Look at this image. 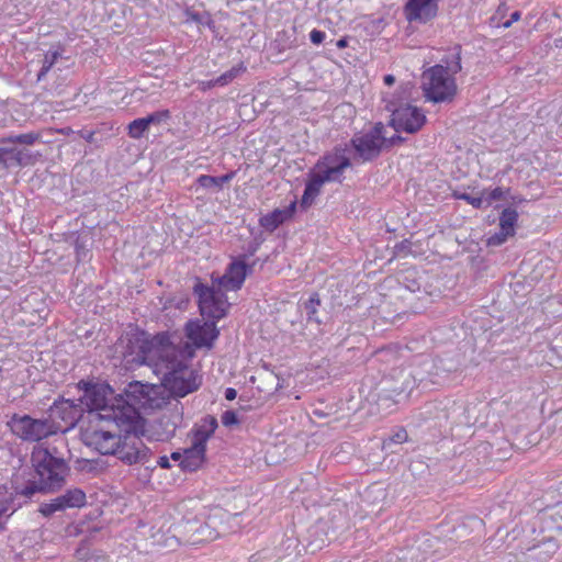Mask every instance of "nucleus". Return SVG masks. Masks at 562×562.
Here are the masks:
<instances>
[{"label":"nucleus","mask_w":562,"mask_h":562,"mask_svg":"<svg viewBox=\"0 0 562 562\" xmlns=\"http://www.w3.org/2000/svg\"><path fill=\"white\" fill-rule=\"evenodd\" d=\"M181 338L177 334L160 331L151 336L138 327L124 331L116 340L115 352L120 353L127 363L137 366L160 360L173 351V338Z\"/></svg>","instance_id":"f257e3e1"},{"label":"nucleus","mask_w":562,"mask_h":562,"mask_svg":"<svg viewBox=\"0 0 562 562\" xmlns=\"http://www.w3.org/2000/svg\"><path fill=\"white\" fill-rule=\"evenodd\" d=\"M352 162L355 161L349 155L346 144H337L331 150L321 156L313 169L307 173V180L300 201L301 209L306 211L312 206L325 183H341L345 179V170L350 168Z\"/></svg>","instance_id":"f03ea898"},{"label":"nucleus","mask_w":562,"mask_h":562,"mask_svg":"<svg viewBox=\"0 0 562 562\" xmlns=\"http://www.w3.org/2000/svg\"><path fill=\"white\" fill-rule=\"evenodd\" d=\"M173 351L164 356L160 361L166 369L162 385L170 397L178 400L198 391L202 385V376L187 363V359L194 356L188 344L180 347L175 341Z\"/></svg>","instance_id":"7ed1b4c3"},{"label":"nucleus","mask_w":562,"mask_h":562,"mask_svg":"<svg viewBox=\"0 0 562 562\" xmlns=\"http://www.w3.org/2000/svg\"><path fill=\"white\" fill-rule=\"evenodd\" d=\"M77 386L83 392L79 403L76 404L70 400L64 402L71 411V422L78 420L85 411L89 413L99 412L100 419H112L119 426V420L123 419L124 416L119 413V404L109 405V395H113L114 391L108 383L80 380Z\"/></svg>","instance_id":"20e7f679"},{"label":"nucleus","mask_w":562,"mask_h":562,"mask_svg":"<svg viewBox=\"0 0 562 562\" xmlns=\"http://www.w3.org/2000/svg\"><path fill=\"white\" fill-rule=\"evenodd\" d=\"M57 449L38 448L32 452L31 461L37 481L46 492L59 491L66 483L70 468L63 457L56 456Z\"/></svg>","instance_id":"39448f33"},{"label":"nucleus","mask_w":562,"mask_h":562,"mask_svg":"<svg viewBox=\"0 0 562 562\" xmlns=\"http://www.w3.org/2000/svg\"><path fill=\"white\" fill-rule=\"evenodd\" d=\"M123 419L119 420V425L126 426L124 435L121 437V442L116 452L117 458L126 464L146 463L150 456V449L145 446L142 438L135 429V422L132 415L123 414Z\"/></svg>","instance_id":"423d86ee"},{"label":"nucleus","mask_w":562,"mask_h":562,"mask_svg":"<svg viewBox=\"0 0 562 562\" xmlns=\"http://www.w3.org/2000/svg\"><path fill=\"white\" fill-rule=\"evenodd\" d=\"M423 91L434 103L451 102L457 94L456 79L445 74L442 65H435L423 74Z\"/></svg>","instance_id":"0eeeda50"},{"label":"nucleus","mask_w":562,"mask_h":562,"mask_svg":"<svg viewBox=\"0 0 562 562\" xmlns=\"http://www.w3.org/2000/svg\"><path fill=\"white\" fill-rule=\"evenodd\" d=\"M382 128L383 123L376 122L369 131L356 133L348 143H345L349 153L352 151L351 157L356 164L372 162L381 156Z\"/></svg>","instance_id":"6e6552de"},{"label":"nucleus","mask_w":562,"mask_h":562,"mask_svg":"<svg viewBox=\"0 0 562 562\" xmlns=\"http://www.w3.org/2000/svg\"><path fill=\"white\" fill-rule=\"evenodd\" d=\"M193 293L198 296L199 310L203 317L217 323L226 316L228 304L220 289L198 280L193 286Z\"/></svg>","instance_id":"1a4fd4ad"},{"label":"nucleus","mask_w":562,"mask_h":562,"mask_svg":"<svg viewBox=\"0 0 562 562\" xmlns=\"http://www.w3.org/2000/svg\"><path fill=\"white\" fill-rule=\"evenodd\" d=\"M8 425L14 435L29 442H36L55 434L54 424L49 419H36L26 414H14Z\"/></svg>","instance_id":"9d476101"},{"label":"nucleus","mask_w":562,"mask_h":562,"mask_svg":"<svg viewBox=\"0 0 562 562\" xmlns=\"http://www.w3.org/2000/svg\"><path fill=\"white\" fill-rule=\"evenodd\" d=\"M184 335L193 352L202 348L210 350L220 337V329L213 321L190 319L184 325Z\"/></svg>","instance_id":"9b49d317"},{"label":"nucleus","mask_w":562,"mask_h":562,"mask_svg":"<svg viewBox=\"0 0 562 562\" xmlns=\"http://www.w3.org/2000/svg\"><path fill=\"white\" fill-rule=\"evenodd\" d=\"M153 391L149 384H144L139 381H133L127 384L124 394L120 395L116 400L119 404V412L132 415L133 422L137 418V408L145 407L151 401L150 392Z\"/></svg>","instance_id":"f8f14e48"},{"label":"nucleus","mask_w":562,"mask_h":562,"mask_svg":"<svg viewBox=\"0 0 562 562\" xmlns=\"http://www.w3.org/2000/svg\"><path fill=\"white\" fill-rule=\"evenodd\" d=\"M426 123V115L417 106L406 104L396 108L391 115L389 126L396 132L415 134L422 130Z\"/></svg>","instance_id":"ddd939ff"},{"label":"nucleus","mask_w":562,"mask_h":562,"mask_svg":"<svg viewBox=\"0 0 562 562\" xmlns=\"http://www.w3.org/2000/svg\"><path fill=\"white\" fill-rule=\"evenodd\" d=\"M301 555L300 541L294 537H288L279 547L270 550L263 549L250 557V562H299Z\"/></svg>","instance_id":"4468645a"},{"label":"nucleus","mask_w":562,"mask_h":562,"mask_svg":"<svg viewBox=\"0 0 562 562\" xmlns=\"http://www.w3.org/2000/svg\"><path fill=\"white\" fill-rule=\"evenodd\" d=\"M439 0H407L403 5V14L407 22L427 24L439 11Z\"/></svg>","instance_id":"2eb2a0df"},{"label":"nucleus","mask_w":562,"mask_h":562,"mask_svg":"<svg viewBox=\"0 0 562 562\" xmlns=\"http://www.w3.org/2000/svg\"><path fill=\"white\" fill-rule=\"evenodd\" d=\"M436 368L432 359L423 360L418 367L412 371L401 370L398 372V379L405 382L412 381V384L417 387L427 389L429 384H439L438 373L432 372Z\"/></svg>","instance_id":"dca6fc26"},{"label":"nucleus","mask_w":562,"mask_h":562,"mask_svg":"<svg viewBox=\"0 0 562 562\" xmlns=\"http://www.w3.org/2000/svg\"><path fill=\"white\" fill-rule=\"evenodd\" d=\"M255 263L248 265L243 259H234L228 263L220 283L231 290H239L248 274L252 272Z\"/></svg>","instance_id":"f3484780"},{"label":"nucleus","mask_w":562,"mask_h":562,"mask_svg":"<svg viewBox=\"0 0 562 562\" xmlns=\"http://www.w3.org/2000/svg\"><path fill=\"white\" fill-rule=\"evenodd\" d=\"M122 435L110 430H93L87 435L86 443L94 447L101 454L116 456Z\"/></svg>","instance_id":"a211bd4d"},{"label":"nucleus","mask_w":562,"mask_h":562,"mask_svg":"<svg viewBox=\"0 0 562 562\" xmlns=\"http://www.w3.org/2000/svg\"><path fill=\"white\" fill-rule=\"evenodd\" d=\"M218 427V422L215 416L206 415L199 424H195L190 431L192 443L206 448L209 439L214 435Z\"/></svg>","instance_id":"6ab92c4d"},{"label":"nucleus","mask_w":562,"mask_h":562,"mask_svg":"<svg viewBox=\"0 0 562 562\" xmlns=\"http://www.w3.org/2000/svg\"><path fill=\"white\" fill-rule=\"evenodd\" d=\"M295 202L291 203L288 207L281 210L276 209L272 212L262 215L259 218V225L267 232H274L286 220L291 218L295 212Z\"/></svg>","instance_id":"aec40b11"},{"label":"nucleus","mask_w":562,"mask_h":562,"mask_svg":"<svg viewBox=\"0 0 562 562\" xmlns=\"http://www.w3.org/2000/svg\"><path fill=\"white\" fill-rule=\"evenodd\" d=\"M560 513L557 507L544 509L539 515V529L543 536L553 535L555 537L557 533L562 532V518H559Z\"/></svg>","instance_id":"412c9836"},{"label":"nucleus","mask_w":562,"mask_h":562,"mask_svg":"<svg viewBox=\"0 0 562 562\" xmlns=\"http://www.w3.org/2000/svg\"><path fill=\"white\" fill-rule=\"evenodd\" d=\"M206 448L195 446L191 442V446L183 451V458L179 465L183 471L194 472L200 469L205 462Z\"/></svg>","instance_id":"4be33fe9"},{"label":"nucleus","mask_w":562,"mask_h":562,"mask_svg":"<svg viewBox=\"0 0 562 562\" xmlns=\"http://www.w3.org/2000/svg\"><path fill=\"white\" fill-rule=\"evenodd\" d=\"M15 503L21 507L33 499L38 493H47L46 488L37 480H29L23 484L13 483Z\"/></svg>","instance_id":"5701e85b"},{"label":"nucleus","mask_w":562,"mask_h":562,"mask_svg":"<svg viewBox=\"0 0 562 562\" xmlns=\"http://www.w3.org/2000/svg\"><path fill=\"white\" fill-rule=\"evenodd\" d=\"M559 543L557 538L553 535L543 536L541 540H539L538 544L529 548V551L532 552L531 557L539 562H546L552 558V555L558 551Z\"/></svg>","instance_id":"b1692460"},{"label":"nucleus","mask_w":562,"mask_h":562,"mask_svg":"<svg viewBox=\"0 0 562 562\" xmlns=\"http://www.w3.org/2000/svg\"><path fill=\"white\" fill-rule=\"evenodd\" d=\"M21 508V503H15L14 497V490H13V483L11 486L8 485H0V518L5 515L8 510H11V514L8 515L11 516L15 510ZM4 526L0 521V530H3Z\"/></svg>","instance_id":"393cba45"},{"label":"nucleus","mask_w":562,"mask_h":562,"mask_svg":"<svg viewBox=\"0 0 562 562\" xmlns=\"http://www.w3.org/2000/svg\"><path fill=\"white\" fill-rule=\"evenodd\" d=\"M57 497L64 510L69 508H81L87 504L86 493L78 487L69 488Z\"/></svg>","instance_id":"a878e982"},{"label":"nucleus","mask_w":562,"mask_h":562,"mask_svg":"<svg viewBox=\"0 0 562 562\" xmlns=\"http://www.w3.org/2000/svg\"><path fill=\"white\" fill-rule=\"evenodd\" d=\"M183 419V407H179V403L176 404L175 413L170 416H162L159 420L160 426L164 429L166 439L175 436L177 428L180 426Z\"/></svg>","instance_id":"bb28decb"},{"label":"nucleus","mask_w":562,"mask_h":562,"mask_svg":"<svg viewBox=\"0 0 562 562\" xmlns=\"http://www.w3.org/2000/svg\"><path fill=\"white\" fill-rule=\"evenodd\" d=\"M445 65H442V68L445 70V74L450 75L453 77V75L461 71V46L456 45L452 47L442 58L441 60Z\"/></svg>","instance_id":"cd10ccee"},{"label":"nucleus","mask_w":562,"mask_h":562,"mask_svg":"<svg viewBox=\"0 0 562 562\" xmlns=\"http://www.w3.org/2000/svg\"><path fill=\"white\" fill-rule=\"evenodd\" d=\"M236 172L231 171L220 177L210 176V175H201L196 179V183L204 189H216L221 190L225 183H228L234 177Z\"/></svg>","instance_id":"c85d7f7f"},{"label":"nucleus","mask_w":562,"mask_h":562,"mask_svg":"<svg viewBox=\"0 0 562 562\" xmlns=\"http://www.w3.org/2000/svg\"><path fill=\"white\" fill-rule=\"evenodd\" d=\"M184 16L186 22H194L199 26H206L213 32L216 30L215 21L212 19L211 13L207 11L198 12L191 9H186Z\"/></svg>","instance_id":"c756f323"},{"label":"nucleus","mask_w":562,"mask_h":562,"mask_svg":"<svg viewBox=\"0 0 562 562\" xmlns=\"http://www.w3.org/2000/svg\"><path fill=\"white\" fill-rule=\"evenodd\" d=\"M2 156V169H9L11 167L22 166L23 151L13 147H0Z\"/></svg>","instance_id":"7c9ffc66"},{"label":"nucleus","mask_w":562,"mask_h":562,"mask_svg":"<svg viewBox=\"0 0 562 562\" xmlns=\"http://www.w3.org/2000/svg\"><path fill=\"white\" fill-rule=\"evenodd\" d=\"M518 221V212L514 207H506L499 215V228L505 233L515 235V227Z\"/></svg>","instance_id":"2f4dec72"},{"label":"nucleus","mask_w":562,"mask_h":562,"mask_svg":"<svg viewBox=\"0 0 562 562\" xmlns=\"http://www.w3.org/2000/svg\"><path fill=\"white\" fill-rule=\"evenodd\" d=\"M400 283L409 292H418L422 288L420 279L417 277L415 269L404 271L400 277Z\"/></svg>","instance_id":"473e14b6"},{"label":"nucleus","mask_w":562,"mask_h":562,"mask_svg":"<svg viewBox=\"0 0 562 562\" xmlns=\"http://www.w3.org/2000/svg\"><path fill=\"white\" fill-rule=\"evenodd\" d=\"M40 139V133L36 132H30L25 134H19V135H9L7 137H2L0 139V144H22V145H33Z\"/></svg>","instance_id":"72a5a7b5"},{"label":"nucleus","mask_w":562,"mask_h":562,"mask_svg":"<svg viewBox=\"0 0 562 562\" xmlns=\"http://www.w3.org/2000/svg\"><path fill=\"white\" fill-rule=\"evenodd\" d=\"M149 130V124L144 117H137L128 123L127 134L131 138L139 139Z\"/></svg>","instance_id":"f704fd0d"},{"label":"nucleus","mask_w":562,"mask_h":562,"mask_svg":"<svg viewBox=\"0 0 562 562\" xmlns=\"http://www.w3.org/2000/svg\"><path fill=\"white\" fill-rule=\"evenodd\" d=\"M61 57V52L56 50H49L45 54L43 59L42 68L40 69L37 74V81H42L48 71L52 69V67L57 63V60Z\"/></svg>","instance_id":"c9c22d12"},{"label":"nucleus","mask_w":562,"mask_h":562,"mask_svg":"<svg viewBox=\"0 0 562 562\" xmlns=\"http://www.w3.org/2000/svg\"><path fill=\"white\" fill-rule=\"evenodd\" d=\"M304 311L307 315V321L321 324V319L317 317V307L321 305L319 294L314 292L310 299L304 302Z\"/></svg>","instance_id":"e433bc0d"},{"label":"nucleus","mask_w":562,"mask_h":562,"mask_svg":"<svg viewBox=\"0 0 562 562\" xmlns=\"http://www.w3.org/2000/svg\"><path fill=\"white\" fill-rule=\"evenodd\" d=\"M407 431L404 428L398 427L392 432V435L383 440V449L394 452L393 445H401L407 441Z\"/></svg>","instance_id":"4c0bfd02"},{"label":"nucleus","mask_w":562,"mask_h":562,"mask_svg":"<svg viewBox=\"0 0 562 562\" xmlns=\"http://www.w3.org/2000/svg\"><path fill=\"white\" fill-rule=\"evenodd\" d=\"M245 70H246V67L244 66L243 63H240L239 65L232 67L229 70L225 71L224 74H222L221 76L215 78V83H217V86H221V87L226 86L229 82H232L235 78H237V76L240 72H243Z\"/></svg>","instance_id":"58836bf2"},{"label":"nucleus","mask_w":562,"mask_h":562,"mask_svg":"<svg viewBox=\"0 0 562 562\" xmlns=\"http://www.w3.org/2000/svg\"><path fill=\"white\" fill-rule=\"evenodd\" d=\"M405 142V138L402 137L398 134H395L391 137L385 136V126L383 125V128L381 130V146L382 151L390 150L391 148L401 145Z\"/></svg>","instance_id":"ea45409f"},{"label":"nucleus","mask_w":562,"mask_h":562,"mask_svg":"<svg viewBox=\"0 0 562 562\" xmlns=\"http://www.w3.org/2000/svg\"><path fill=\"white\" fill-rule=\"evenodd\" d=\"M170 117H171V113L167 109L155 111V112L148 114L147 116H145L146 121L149 124V127L151 125H160L162 123H167L170 120Z\"/></svg>","instance_id":"a19ab883"},{"label":"nucleus","mask_w":562,"mask_h":562,"mask_svg":"<svg viewBox=\"0 0 562 562\" xmlns=\"http://www.w3.org/2000/svg\"><path fill=\"white\" fill-rule=\"evenodd\" d=\"M190 530L196 533L194 542L213 540L217 537V533L213 532L206 524H200L196 528L191 527Z\"/></svg>","instance_id":"79ce46f5"},{"label":"nucleus","mask_w":562,"mask_h":562,"mask_svg":"<svg viewBox=\"0 0 562 562\" xmlns=\"http://www.w3.org/2000/svg\"><path fill=\"white\" fill-rule=\"evenodd\" d=\"M57 512H64L58 497L52 499L48 503H42L38 507V513H41L44 517H50Z\"/></svg>","instance_id":"37998d69"},{"label":"nucleus","mask_w":562,"mask_h":562,"mask_svg":"<svg viewBox=\"0 0 562 562\" xmlns=\"http://www.w3.org/2000/svg\"><path fill=\"white\" fill-rule=\"evenodd\" d=\"M452 195L457 200L465 201L467 203L472 205L474 209H482L484 206V199L482 195L481 196H472L469 193L459 192V191H454Z\"/></svg>","instance_id":"c03bdc74"},{"label":"nucleus","mask_w":562,"mask_h":562,"mask_svg":"<svg viewBox=\"0 0 562 562\" xmlns=\"http://www.w3.org/2000/svg\"><path fill=\"white\" fill-rule=\"evenodd\" d=\"M504 190L501 187H496L491 191H484L482 196L484 199L485 206H490L494 201H498L504 196Z\"/></svg>","instance_id":"a18cd8bd"},{"label":"nucleus","mask_w":562,"mask_h":562,"mask_svg":"<svg viewBox=\"0 0 562 562\" xmlns=\"http://www.w3.org/2000/svg\"><path fill=\"white\" fill-rule=\"evenodd\" d=\"M222 424L225 427L232 428L240 424L237 413L233 409L225 411L221 416Z\"/></svg>","instance_id":"49530a36"},{"label":"nucleus","mask_w":562,"mask_h":562,"mask_svg":"<svg viewBox=\"0 0 562 562\" xmlns=\"http://www.w3.org/2000/svg\"><path fill=\"white\" fill-rule=\"evenodd\" d=\"M412 252V241L409 239H403L397 243L393 248L394 257H406Z\"/></svg>","instance_id":"de8ad7c7"},{"label":"nucleus","mask_w":562,"mask_h":562,"mask_svg":"<svg viewBox=\"0 0 562 562\" xmlns=\"http://www.w3.org/2000/svg\"><path fill=\"white\" fill-rule=\"evenodd\" d=\"M510 236H513L510 233H505V231H502V228H499V232H497V233H495V234H493L492 236L488 237L487 245L492 246V247L501 246Z\"/></svg>","instance_id":"09e8293b"},{"label":"nucleus","mask_w":562,"mask_h":562,"mask_svg":"<svg viewBox=\"0 0 562 562\" xmlns=\"http://www.w3.org/2000/svg\"><path fill=\"white\" fill-rule=\"evenodd\" d=\"M414 389V385L412 384V381L405 382L404 380H401V385H394L387 389L392 394L400 396L403 393L409 394Z\"/></svg>","instance_id":"8fccbe9b"},{"label":"nucleus","mask_w":562,"mask_h":562,"mask_svg":"<svg viewBox=\"0 0 562 562\" xmlns=\"http://www.w3.org/2000/svg\"><path fill=\"white\" fill-rule=\"evenodd\" d=\"M325 37H326L325 32L317 30V29L312 30V32L310 33V40L315 45L322 44L324 42Z\"/></svg>","instance_id":"3c124183"},{"label":"nucleus","mask_w":562,"mask_h":562,"mask_svg":"<svg viewBox=\"0 0 562 562\" xmlns=\"http://www.w3.org/2000/svg\"><path fill=\"white\" fill-rule=\"evenodd\" d=\"M521 16V12L516 10L510 14V18L502 23V26L508 29L514 22H517Z\"/></svg>","instance_id":"603ef678"},{"label":"nucleus","mask_w":562,"mask_h":562,"mask_svg":"<svg viewBox=\"0 0 562 562\" xmlns=\"http://www.w3.org/2000/svg\"><path fill=\"white\" fill-rule=\"evenodd\" d=\"M79 135L81 138L87 140L88 143L94 142V132L93 131L81 130V131H79Z\"/></svg>","instance_id":"864d4df0"},{"label":"nucleus","mask_w":562,"mask_h":562,"mask_svg":"<svg viewBox=\"0 0 562 562\" xmlns=\"http://www.w3.org/2000/svg\"><path fill=\"white\" fill-rule=\"evenodd\" d=\"M157 464L161 468V469H170V462H169V458L167 456H161L158 458L157 460Z\"/></svg>","instance_id":"5fc2aeb1"},{"label":"nucleus","mask_w":562,"mask_h":562,"mask_svg":"<svg viewBox=\"0 0 562 562\" xmlns=\"http://www.w3.org/2000/svg\"><path fill=\"white\" fill-rule=\"evenodd\" d=\"M95 461L85 460V465L81 468V470L90 473L95 470Z\"/></svg>","instance_id":"6e6d98bb"},{"label":"nucleus","mask_w":562,"mask_h":562,"mask_svg":"<svg viewBox=\"0 0 562 562\" xmlns=\"http://www.w3.org/2000/svg\"><path fill=\"white\" fill-rule=\"evenodd\" d=\"M237 397V391L234 387H227L225 390V398L227 401H233Z\"/></svg>","instance_id":"4d7b16f0"},{"label":"nucleus","mask_w":562,"mask_h":562,"mask_svg":"<svg viewBox=\"0 0 562 562\" xmlns=\"http://www.w3.org/2000/svg\"><path fill=\"white\" fill-rule=\"evenodd\" d=\"M200 86H201L202 90H207V89L216 87L217 83H215V79H211V80H206V81H201Z\"/></svg>","instance_id":"13d9d810"},{"label":"nucleus","mask_w":562,"mask_h":562,"mask_svg":"<svg viewBox=\"0 0 562 562\" xmlns=\"http://www.w3.org/2000/svg\"><path fill=\"white\" fill-rule=\"evenodd\" d=\"M368 492L369 493H378V494L382 495L383 497L385 496V491L381 486H379L376 484L373 485V486H370L368 488Z\"/></svg>","instance_id":"bf43d9fd"},{"label":"nucleus","mask_w":562,"mask_h":562,"mask_svg":"<svg viewBox=\"0 0 562 562\" xmlns=\"http://www.w3.org/2000/svg\"><path fill=\"white\" fill-rule=\"evenodd\" d=\"M336 46L339 49H344L348 46V37H341L336 42Z\"/></svg>","instance_id":"052dcab7"},{"label":"nucleus","mask_w":562,"mask_h":562,"mask_svg":"<svg viewBox=\"0 0 562 562\" xmlns=\"http://www.w3.org/2000/svg\"><path fill=\"white\" fill-rule=\"evenodd\" d=\"M383 82L386 85V86H392L394 82H395V77L393 75H385L383 77Z\"/></svg>","instance_id":"680f3d73"},{"label":"nucleus","mask_w":562,"mask_h":562,"mask_svg":"<svg viewBox=\"0 0 562 562\" xmlns=\"http://www.w3.org/2000/svg\"><path fill=\"white\" fill-rule=\"evenodd\" d=\"M183 458V453L179 452V451H173L170 456V459H172L173 461H179L181 463V460Z\"/></svg>","instance_id":"e2e57ef3"},{"label":"nucleus","mask_w":562,"mask_h":562,"mask_svg":"<svg viewBox=\"0 0 562 562\" xmlns=\"http://www.w3.org/2000/svg\"><path fill=\"white\" fill-rule=\"evenodd\" d=\"M555 507H557L558 512L560 513L559 518H562V502H561V503H558V504L555 505Z\"/></svg>","instance_id":"0e129e2a"},{"label":"nucleus","mask_w":562,"mask_h":562,"mask_svg":"<svg viewBox=\"0 0 562 562\" xmlns=\"http://www.w3.org/2000/svg\"><path fill=\"white\" fill-rule=\"evenodd\" d=\"M292 45H282L280 48H279V52H283L285 50L286 48H291Z\"/></svg>","instance_id":"69168bd1"},{"label":"nucleus","mask_w":562,"mask_h":562,"mask_svg":"<svg viewBox=\"0 0 562 562\" xmlns=\"http://www.w3.org/2000/svg\"><path fill=\"white\" fill-rule=\"evenodd\" d=\"M76 250L78 256L80 255V252H83V249H80V246L78 244L76 245Z\"/></svg>","instance_id":"338daca9"},{"label":"nucleus","mask_w":562,"mask_h":562,"mask_svg":"<svg viewBox=\"0 0 562 562\" xmlns=\"http://www.w3.org/2000/svg\"><path fill=\"white\" fill-rule=\"evenodd\" d=\"M76 250L78 256L80 255V252H83V249H80V246L78 244L76 245Z\"/></svg>","instance_id":"774afa93"}]
</instances>
